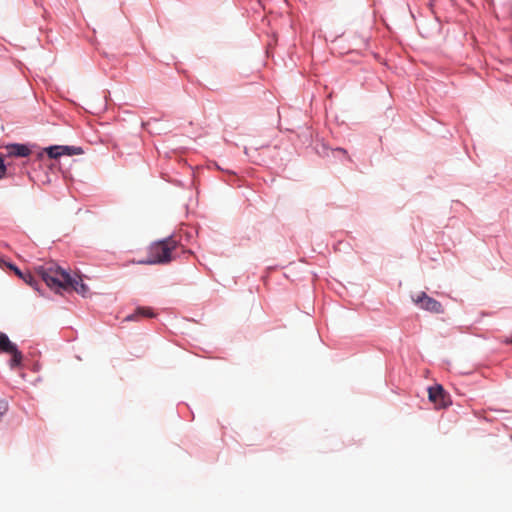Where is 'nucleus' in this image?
Masks as SVG:
<instances>
[{"label": "nucleus", "mask_w": 512, "mask_h": 512, "mask_svg": "<svg viewBox=\"0 0 512 512\" xmlns=\"http://www.w3.org/2000/svg\"><path fill=\"white\" fill-rule=\"evenodd\" d=\"M6 173V166L0 165V179H2L5 176Z\"/></svg>", "instance_id": "obj_13"}, {"label": "nucleus", "mask_w": 512, "mask_h": 512, "mask_svg": "<svg viewBox=\"0 0 512 512\" xmlns=\"http://www.w3.org/2000/svg\"><path fill=\"white\" fill-rule=\"evenodd\" d=\"M428 397L437 408L447 407L451 401L449 395L445 392L441 385H435L428 388Z\"/></svg>", "instance_id": "obj_4"}, {"label": "nucleus", "mask_w": 512, "mask_h": 512, "mask_svg": "<svg viewBox=\"0 0 512 512\" xmlns=\"http://www.w3.org/2000/svg\"><path fill=\"white\" fill-rule=\"evenodd\" d=\"M7 154L15 157H27L31 154L30 148L25 144H10L6 146Z\"/></svg>", "instance_id": "obj_6"}, {"label": "nucleus", "mask_w": 512, "mask_h": 512, "mask_svg": "<svg viewBox=\"0 0 512 512\" xmlns=\"http://www.w3.org/2000/svg\"><path fill=\"white\" fill-rule=\"evenodd\" d=\"M46 152L50 158L57 159L61 155H79L83 151L74 146H51L46 149Z\"/></svg>", "instance_id": "obj_5"}, {"label": "nucleus", "mask_w": 512, "mask_h": 512, "mask_svg": "<svg viewBox=\"0 0 512 512\" xmlns=\"http://www.w3.org/2000/svg\"><path fill=\"white\" fill-rule=\"evenodd\" d=\"M412 301L419 308L435 314L444 313L443 305L436 299L428 296L425 292H420L412 296Z\"/></svg>", "instance_id": "obj_3"}, {"label": "nucleus", "mask_w": 512, "mask_h": 512, "mask_svg": "<svg viewBox=\"0 0 512 512\" xmlns=\"http://www.w3.org/2000/svg\"><path fill=\"white\" fill-rule=\"evenodd\" d=\"M0 165H1V166H5V164H4V158H3V156H2L1 154H0Z\"/></svg>", "instance_id": "obj_14"}, {"label": "nucleus", "mask_w": 512, "mask_h": 512, "mask_svg": "<svg viewBox=\"0 0 512 512\" xmlns=\"http://www.w3.org/2000/svg\"><path fill=\"white\" fill-rule=\"evenodd\" d=\"M155 314L153 310L149 307H139L136 309L135 313L128 315L125 320L126 321H133L138 320L140 317H146V318H152Z\"/></svg>", "instance_id": "obj_7"}, {"label": "nucleus", "mask_w": 512, "mask_h": 512, "mask_svg": "<svg viewBox=\"0 0 512 512\" xmlns=\"http://www.w3.org/2000/svg\"><path fill=\"white\" fill-rule=\"evenodd\" d=\"M15 348L16 345L9 340L8 336L0 332V351L5 353L14 352Z\"/></svg>", "instance_id": "obj_8"}, {"label": "nucleus", "mask_w": 512, "mask_h": 512, "mask_svg": "<svg viewBox=\"0 0 512 512\" xmlns=\"http://www.w3.org/2000/svg\"><path fill=\"white\" fill-rule=\"evenodd\" d=\"M34 271L51 290L57 293L73 290L84 297L89 293V287L80 276L72 277L53 261L36 266Z\"/></svg>", "instance_id": "obj_1"}, {"label": "nucleus", "mask_w": 512, "mask_h": 512, "mask_svg": "<svg viewBox=\"0 0 512 512\" xmlns=\"http://www.w3.org/2000/svg\"><path fill=\"white\" fill-rule=\"evenodd\" d=\"M178 245V241L173 237L154 242L148 247L147 258L139 261V263L146 265L167 264L172 261V253Z\"/></svg>", "instance_id": "obj_2"}, {"label": "nucleus", "mask_w": 512, "mask_h": 512, "mask_svg": "<svg viewBox=\"0 0 512 512\" xmlns=\"http://www.w3.org/2000/svg\"><path fill=\"white\" fill-rule=\"evenodd\" d=\"M9 268L13 270L20 278H22L25 275L13 264H9Z\"/></svg>", "instance_id": "obj_12"}, {"label": "nucleus", "mask_w": 512, "mask_h": 512, "mask_svg": "<svg viewBox=\"0 0 512 512\" xmlns=\"http://www.w3.org/2000/svg\"><path fill=\"white\" fill-rule=\"evenodd\" d=\"M338 151L342 152V153H346V150L345 149H342V148H339L337 149Z\"/></svg>", "instance_id": "obj_15"}, {"label": "nucleus", "mask_w": 512, "mask_h": 512, "mask_svg": "<svg viewBox=\"0 0 512 512\" xmlns=\"http://www.w3.org/2000/svg\"><path fill=\"white\" fill-rule=\"evenodd\" d=\"M8 411V404L5 401H0V421L4 414Z\"/></svg>", "instance_id": "obj_11"}, {"label": "nucleus", "mask_w": 512, "mask_h": 512, "mask_svg": "<svg viewBox=\"0 0 512 512\" xmlns=\"http://www.w3.org/2000/svg\"><path fill=\"white\" fill-rule=\"evenodd\" d=\"M22 279H23L27 284H29V285H31V286L36 285V281H35V279H34L33 275H31L30 273L25 274V275L22 277Z\"/></svg>", "instance_id": "obj_10"}, {"label": "nucleus", "mask_w": 512, "mask_h": 512, "mask_svg": "<svg viewBox=\"0 0 512 512\" xmlns=\"http://www.w3.org/2000/svg\"><path fill=\"white\" fill-rule=\"evenodd\" d=\"M8 354H11V356H12V358L10 360L11 367H16L21 364L23 357H22V353L17 349V347L15 348L14 352H9Z\"/></svg>", "instance_id": "obj_9"}]
</instances>
